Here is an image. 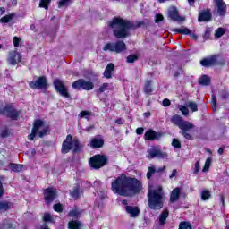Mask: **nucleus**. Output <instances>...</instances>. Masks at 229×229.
Segmentation results:
<instances>
[{"label":"nucleus","mask_w":229,"mask_h":229,"mask_svg":"<svg viewBox=\"0 0 229 229\" xmlns=\"http://www.w3.org/2000/svg\"><path fill=\"white\" fill-rule=\"evenodd\" d=\"M199 85H203L204 87L210 85V77H208V75H202L199 79Z\"/></svg>","instance_id":"obj_35"},{"label":"nucleus","mask_w":229,"mask_h":229,"mask_svg":"<svg viewBox=\"0 0 229 229\" xmlns=\"http://www.w3.org/2000/svg\"><path fill=\"white\" fill-rule=\"evenodd\" d=\"M212 165V158L208 157L205 162V165L203 167V172L208 171L210 169V165Z\"/></svg>","instance_id":"obj_47"},{"label":"nucleus","mask_w":229,"mask_h":229,"mask_svg":"<svg viewBox=\"0 0 229 229\" xmlns=\"http://www.w3.org/2000/svg\"><path fill=\"white\" fill-rule=\"evenodd\" d=\"M83 228V223L80 220H71L68 222V229H81Z\"/></svg>","instance_id":"obj_30"},{"label":"nucleus","mask_w":229,"mask_h":229,"mask_svg":"<svg viewBox=\"0 0 229 229\" xmlns=\"http://www.w3.org/2000/svg\"><path fill=\"white\" fill-rule=\"evenodd\" d=\"M168 17L170 18V21H173L174 22H183V21H185V17L180 16L178 9L174 6L168 10Z\"/></svg>","instance_id":"obj_17"},{"label":"nucleus","mask_w":229,"mask_h":229,"mask_svg":"<svg viewBox=\"0 0 229 229\" xmlns=\"http://www.w3.org/2000/svg\"><path fill=\"white\" fill-rule=\"evenodd\" d=\"M167 169V166L164 165L163 167H158L156 169V173H164Z\"/></svg>","instance_id":"obj_60"},{"label":"nucleus","mask_w":229,"mask_h":229,"mask_svg":"<svg viewBox=\"0 0 229 229\" xmlns=\"http://www.w3.org/2000/svg\"><path fill=\"white\" fill-rule=\"evenodd\" d=\"M225 33H226V29L223 28V27H219L216 31H215V37L216 38H221V37H223V35H225Z\"/></svg>","instance_id":"obj_40"},{"label":"nucleus","mask_w":229,"mask_h":229,"mask_svg":"<svg viewBox=\"0 0 229 229\" xmlns=\"http://www.w3.org/2000/svg\"><path fill=\"white\" fill-rule=\"evenodd\" d=\"M70 195L73 199H80L81 196V189L80 188V184H76L73 188L72 191H70Z\"/></svg>","instance_id":"obj_28"},{"label":"nucleus","mask_w":229,"mask_h":229,"mask_svg":"<svg viewBox=\"0 0 229 229\" xmlns=\"http://www.w3.org/2000/svg\"><path fill=\"white\" fill-rule=\"evenodd\" d=\"M90 146L93 149H99L105 146V140L103 138H91Z\"/></svg>","instance_id":"obj_22"},{"label":"nucleus","mask_w":229,"mask_h":229,"mask_svg":"<svg viewBox=\"0 0 229 229\" xmlns=\"http://www.w3.org/2000/svg\"><path fill=\"white\" fill-rule=\"evenodd\" d=\"M212 21V12L210 9L202 10L198 16V22H209Z\"/></svg>","instance_id":"obj_18"},{"label":"nucleus","mask_w":229,"mask_h":229,"mask_svg":"<svg viewBox=\"0 0 229 229\" xmlns=\"http://www.w3.org/2000/svg\"><path fill=\"white\" fill-rule=\"evenodd\" d=\"M164 21V15L161 13L156 14L155 22L156 24H158V22H162Z\"/></svg>","instance_id":"obj_56"},{"label":"nucleus","mask_w":229,"mask_h":229,"mask_svg":"<svg viewBox=\"0 0 229 229\" xmlns=\"http://www.w3.org/2000/svg\"><path fill=\"white\" fill-rule=\"evenodd\" d=\"M155 173H157V169L155 168V166H149L148 168V172H147V179L151 180V178H153V174H155Z\"/></svg>","instance_id":"obj_42"},{"label":"nucleus","mask_w":229,"mask_h":229,"mask_svg":"<svg viewBox=\"0 0 229 229\" xmlns=\"http://www.w3.org/2000/svg\"><path fill=\"white\" fill-rule=\"evenodd\" d=\"M212 31V29L209 27H207L205 30V32L203 34L204 40H208L210 38V32Z\"/></svg>","instance_id":"obj_49"},{"label":"nucleus","mask_w":229,"mask_h":229,"mask_svg":"<svg viewBox=\"0 0 229 229\" xmlns=\"http://www.w3.org/2000/svg\"><path fill=\"white\" fill-rule=\"evenodd\" d=\"M178 229H192V225L187 221H182L179 224Z\"/></svg>","instance_id":"obj_44"},{"label":"nucleus","mask_w":229,"mask_h":229,"mask_svg":"<svg viewBox=\"0 0 229 229\" xmlns=\"http://www.w3.org/2000/svg\"><path fill=\"white\" fill-rule=\"evenodd\" d=\"M53 85L55 92H57L59 96H62V98H65L66 99H72V96H71V93H69V89H67V86H65L64 81L55 79L53 81Z\"/></svg>","instance_id":"obj_11"},{"label":"nucleus","mask_w":229,"mask_h":229,"mask_svg":"<svg viewBox=\"0 0 229 229\" xmlns=\"http://www.w3.org/2000/svg\"><path fill=\"white\" fill-rule=\"evenodd\" d=\"M44 124H46L44 120L36 119L33 123L31 132L27 136L28 140H35L37 135L39 139H44L46 135H49L51 133L50 128L49 126L44 128ZM40 128L43 129L40 131Z\"/></svg>","instance_id":"obj_5"},{"label":"nucleus","mask_w":229,"mask_h":229,"mask_svg":"<svg viewBox=\"0 0 229 229\" xmlns=\"http://www.w3.org/2000/svg\"><path fill=\"white\" fill-rule=\"evenodd\" d=\"M149 157L150 158H168L169 155H167V152H163L162 150L157 148L156 147H153L151 150L149 151Z\"/></svg>","instance_id":"obj_19"},{"label":"nucleus","mask_w":229,"mask_h":229,"mask_svg":"<svg viewBox=\"0 0 229 229\" xmlns=\"http://www.w3.org/2000/svg\"><path fill=\"white\" fill-rule=\"evenodd\" d=\"M17 228V225L15 224H13L10 222L9 219H4L1 224H0V229H15Z\"/></svg>","instance_id":"obj_32"},{"label":"nucleus","mask_w":229,"mask_h":229,"mask_svg":"<svg viewBox=\"0 0 229 229\" xmlns=\"http://www.w3.org/2000/svg\"><path fill=\"white\" fill-rule=\"evenodd\" d=\"M53 209L55 212L61 214V212H64V205H62V203H56L53 206Z\"/></svg>","instance_id":"obj_45"},{"label":"nucleus","mask_w":229,"mask_h":229,"mask_svg":"<svg viewBox=\"0 0 229 229\" xmlns=\"http://www.w3.org/2000/svg\"><path fill=\"white\" fill-rule=\"evenodd\" d=\"M72 89L75 90H92L94 89V82L88 81L85 79H79L72 82Z\"/></svg>","instance_id":"obj_12"},{"label":"nucleus","mask_w":229,"mask_h":229,"mask_svg":"<svg viewBox=\"0 0 229 229\" xmlns=\"http://www.w3.org/2000/svg\"><path fill=\"white\" fill-rule=\"evenodd\" d=\"M71 0H60L58 2V8H64V6H68Z\"/></svg>","instance_id":"obj_52"},{"label":"nucleus","mask_w":229,"mask_h":229,"mask_svg":"<svg viewBox=\"0 0 229 229\" xmlns=\"http://www.w3.org/2000/svg\"><path fill=\"white\" fill-rule=\"evenodd\" d=\"M8 167L13 171V173H21L24 165L21 164L9 163Z\"/></svg>","instance_id":"obj_33"},{"label":"nucleus","mask_w":229,"mask_h":229,"mask_svg":"<svg viewBox=\"0 0 229 229\" xmlns=\"http://www.w3.org/2000/svg\"><path fill=\"white\" fill-rule=\"evenodd\" d=\"M49 4H51V0H40L39 8L49 10Z\"/></svg>","instance_id":"obj_41"},{"label":"nucleus","mask_w":229,"mask_h":229,"mask_svg":"<svg viewBox=\"0 0 229 229\" xmlns=\"http://www.w3.org/2000/svg\"><path fill=\"white\" fill-rule=\"evenodd\" d=\"M29 87L32 89V90L47 89V78H46V76H39L36 81H30Z\"/></svg>","instance_id":"obj_13"},{"label":"nucleus","mask_w":229,"mask_h":229,"mask_svg":"<svg viewBox=\"0 0 229 229\" xmlns=\"http://www.w3.org/2000/svg\"><path fill=\"white\" fill-rule=\"evenodd\" d=\"M0 137L1 139H6V137H10V131H8V129L2 130Z\"/></svg>","instance_id":"obj_53"},{"label":"nucleus","mask_w":229,"mask_h":229,"mask_svg":"<svg viewBox=\"0 0 229 229\" xmlns=\"http://www.w3.org/2000/svg\"><path fill=\"white\" fill-rule=\"evenodd\" d=\"M7 62L10 65H17L22 62V54L17 52L16 50H11L7 58Z\"/></svg>","instance_id":"obj_16"},{"label":"nucleus","mask_w":229,"mask_h":229,"mask_svg":"<svg viewBox=\"0 0 229 229\" xmlns=\"http://www.w3.org/2000/svg\"><path fill=\"white\" fill-rule=\"evenodd\" d=\"M21 114H22V111L17 110L15 106L12 103L6 104L4 107H0V115L7 117V119H11L12 121H19Z\"/></svg>","instance_id":"obj_9"},{"label":"nucleus","mask_w":229,"mask_h":229,"mask_svg":"<svg viewBox=\"0 0 229 229\" xmlns=\"http://www.w3.org/2000/svg\"><path fill=\"white\" fill-rule=\"evenodd\" d=\"M170 122L174 126H177L181 129L180 133L186 140H194V136H192L189 131L194 128V124L189 121H184L180 114H174L171 117Z\"/></svg>","instance_id":"obj_3"},{"label":"nucleus","mask_w":229,"mask_h":229,"mask_svg":"<svg viewBox=\"0 0 229 229\" xmlns=\"http://www.w3.org/2000/svg\"><path fill=\"white\" fill-rule=\"evenodd\" d=\"M186 106L191 110V112H198V104L193 101L186 102Z\"/></svg>","instance_id":"obj_39"},{"label":"nucleus","mask_w":229,"mask_h":229,"mask_svg":"<svg viewBox=\"0 0 229 229\" xmlns=\"http://www.w3.org/2000/svg\"><path fill=\"white\" fill-rule=\"evenodd\" d=\"M217 7V13L220 17L226 15V4L223 0H215Z\"/></svg>","instance_id":"obj_21"},{"label":"nucleus","mask_w":229,"mask_h":229,"mask_svg":"<svg viewBox=\"0 0 229 229\" xmlns=\"http://www.w3.org/2000/svg\"><path fill=\"white\" fill-rule=\"evenodd\" d=\"M72 149V153H81L83 149V145L78 139H72V135L68 134L63 141L61 152L63 155H67Z\"/></svg>","instance_id":"obj_6"},{"label":"nucleus","mask_w":229,"mask_h":229,"mask_svg":"<svg viewBox=\"0 0 229 229\" xmlns=\"http://www.w3.org/2000/svg\"><path fill=\"white\" fill-rule=\"evenodd\" d=\"M211 106L213 112H216V110H217V98L215 97V95L212 96Z\"/></svg>","instance_id":"obj_48"},{"label":"nucleus","mask_w":229,"mask_h":229,"mask_svg":"<svg viewBox=\"0 0 229 229\" xmlns=\"http://www.w3.org/2000/svg\"><path fill=\"white\" fill-rule=\"evenodd\" d=\"M176 173H178V171H176L175 169L172 171V174H170L169 178H174V176H176Z\"/></svg>","instance_id":"obj_64"},{"label":"nucleus","mask_w":229,"mask_h":229,"mask_svg":"<svg viewBox=\"0 0 229 229\" xmlns=\"http://www.w3.org/2000/svg\"><path fill=\"white\" fill-rule=\"evenodd\" d=\"M163 106L167 107L171 106V100L169 98H165L162 103Z\"/></svg>","instance_id":"obj_58"},{"label":"nucleus","mask_w":229,"mask_h":229,"mask_svg":"<svg viewBox=\"0 0 229 229\" xmlns=\"http://www.w3.org/2000/svg\"><path fill=\"white\" fill-rule=\"evenodd\" d=\"M222 99H228L229 98V93L228 92H225L221 95Z\"/></svg>","instance_id":"obj_62"},{"label":"nucleus","mask_w":229,"mask_h":229,"mask_svg":"<svg viewBox=\"0 0 229 229\" xmlns=\"http://www.w3.org/2000/svg\"><path fill=\"white\" fill-rule=\"evenodd\" d=\"M187 106H182L180 107V111L182 112V115H189V108Z\"/></svg>","instance_id":"obj_55"},{"label":"nucleus","mask_w":229,"mask_h":229,"mask_svg":"<svg viewBox=\"0 0 229 229\" xmlns=\"http://www.w3.org/2000/svg\"><path fill=\"white\" fill-rule=\"evenodd\" d=\"M180 192H182V189L180 187H176L174 189L170 195V201L174 203V201H178L180 199Z\"/></svg>","instance_id":"obj_27"},{"label":"nucleus","mask_w":229,"mask_h":229,"mask_svg":"<svg viewBox=\"0 0 229 229\" xmlns=\"http://www.w3.org/2000/svg\"><path fill=\"white\" fill-rule=\"evenodd\" d=\"M13 207V203L7 200H0V214L8 212Z\"/></svg>","instance_id":"obj_25"},{"label":"nucleus","mask_w":229,"mask_h":229,"mask_svg":"<svg viewBox=\"0 0 229 229\" xmlns=\"http://www.w3.org/2000/svg\"><path fill=\"white\" fill-rule=\"evenodd\" d=\"M173 31L174 33H179L180 35H190L191 38H193V40H198V36L196 34H191L189 28L185 26H182L181 29H174Z\"/></svg>","instance_id":"obj_20"},{"label":"nucleus","mask_w":229,"mask_h":229,"mask_svg":"<svg viewBox=\"0 0 229 229\" xmlns=\"http://www.w3.org/2000/svg\"><path fill=\"white\" fill-rule=\"evenodd\" d=\"M111 191L114 194H118L124 198H133V196H137L142 191V182L135 177L122 174L112 181Z\"/></svg>","instance_id":"obj_1"},{"label":"nucleus","mask_w":229,"mask_h":229,"mask_svg":"<svg viewBox=\"0 0 229 229\" xmlns=\"http://www.w3.org/2000/svg\"><path fill=\"white\" fill-rule=\"evenodd\" d=\"M172 146L175 149H180L182 148V142H180V140L174 138L172 140Z\"/></svg>","instance_id":"obj_46"},{"label":"nucleus","mask_w":229,"mask_h":229,"mask_svg":"<svg viewBox=\"0 0 229 229\" xmlns=\"http://www.w3.org/2000/svg\"><path fill=\"white\" fill-rule=\"evenodd\" d=\"M114 64L113 63H109L105 71H104V77L106 78V80H110L112 78V72H114Z\"/></svg>","instance_id":"obj_29"},{"label":"nucleus","mask_w":229,"mask_h":229,"mask_svg":"<svg viewBox=\"0 0 229 229\" xmlns=\"http://www.w3.org/2000/svg\"><path fill=\"white\" fill-rule=\"evenodd\" d=\"M211 197H212V194L210 193V191L205 189L201 191L202 201H207V200L210 199Z\"/></svg>","instance_id":"obj_37"},{"label":"nucleus","mask_w":229,"mask_h":229,"mask_svg":"<svg viewBox=\"0 0 229 229\" xmlns=\"http://www.w3.org/2000/svg\"><path fill=\"white\" fill-rule=\"evenodd\" d=\"M198 173H199V161L195 162L193 168V174H198Z\"/></svg>","instance_id":"obj_57"},{"label":"nucleus","mask_w":229,"mask_h":229,"mask_svg":"<svg viewBox=\"0 0 229 229\" xmlns=\"http://www.w3.org/2000/svg\"><path fill=\"white\" fill-rule=\"evenodd\" d=\"M136 133H137V135H142V133H144V128L143 127L137 128Z\"/></svg>","instance_id":"obj_59"},{"label":"nucleus","mask_w":229,"mask_h":229,"mask_svg":"<svg viewBox=\"0 0 229 229\" xmlns=\"http://www.w3.org/2000/svg\"><path fill=\"white\" fill-rule=\"evenodd\" d=\"M82 214H83V210H81L78 208H74L68 212V217H73V219L78 221V219L81 217Z\"/></svg>","instance_id":"obj_26"},{"label":"nucleus","mask_w":229,"mask_h":229,"mask_svg":"<svg viewBox=\"0 0 229 229\" xmlns=\"http://www.w3.org/2000/svg\"><path fill=\"white\" fill-rule=\"evenodd\" d=\"M79 115L81 119H87V121H89V117L92 115V112L84 110V111H81Z\"/></svg>","instance_id":"obj_43"},{"label":"nucleus","mask_w":229,"mask_h":229,"mask_svg":"<svg viewBox=\"0 0 229 229\" xmlns=\"http://www.w3.org/2000/svg\"><path fill=\"white\" fill-rule=\"evenodd\" d=\"M89 165L93 171H99L108 165V156L105 154H96L89 160Z\"/></svg>","instance_id":"obj_8"},{"label":"nucleus","mask_w":229,"mask_h":229,"mask_svg":"<svg viewBox=\"0 0 229 229\" xmlns=\"http://www.w3.org/2000/svg\"><path fill=\"white\" fill-rule=\"evenodd\" d=\"M153 84V81H147L144 85V92L145 94H151L153 92V88L151 85Z\"/></svg>","instance_id":"obj_36"},{"label":"nucleus","mask_w":229,"mask_h":229,"mask_svg":"<svg viewBox=\"0 0 229 229\" xmlns=\"http://www.w3.org/2000/svg\"><path fill=\"white\" fill-rule=\"evenodd\" d=\"M125 211L130 214L131 217H138L140 214V209L137 206H125Z\"/></svg>","instance_id":"obj_23"},{"label":"nucleus","mask_w":229,"mask_h":229,"mask_svg":"<svg viewBox=\"0 0 229 229\" xmlns=\"http://www.w3.org/2000/svg\"><path fill=\"white\" fill-rule=\"evenodd\" d=\"M21 38H19L17 36H14L13 38V44L14 47H19V46H21Z\"/></svg>","instance_id":"obj_51"},{"label":"nucleus","mask_w":229,"mask_h":229,"mask_svg":"<svg viewBox=\"0 0 229 229\" xmlns=\"http://www.w3.org/2000/svg\"><path fill=\"white\" fill-rule=\"evenodd\" d=\"M44 223L41 225L39 229H49V225L47 223H55L53 216L49 213H45L43 216Z\"/></svg>","instance_id":"obj_24"},{"label":"nucleus","mask_w":229,"mask_h":229,"mask_svg":"<svg viewBox=\"0 0 229 229\" xmlns=\"http://www.w3.org/2000/svg\"><path fill=\"white\" fill-rule=\"evenodd\" d=\"M43 196L46 205L49 207V205H51V203H53V201L58 198V192L56 190H55V188L48 187L43 191Z\"/></svg>","instance_id":"obj_14"},{"label":"nucleus","mask_w":229,"mask_h":229,"mask_svg":"<svg viewBox=\"0 0 229 229\" xmlns=\"http://www.w3.org/2000/svg\"><path fill=\"white\" fill-rule=\"evenodd\" d=\"M3 180H4V177L3 175H0V199L4 196V188L3 187Z\"/></svg>","instance_id":"obj_50"},{"label":"nucleus","mask_w":229,"mask_h":229,"mask_svg":"<svg viewBox=\"0 0 229 229\" xmlns=\"http://www.w3.org/2000/svg\"><path fill=\"white\" fill-rule=\"evenodd\" d=\"M139 60V55L137 54L129 55L126 58L127 64H135Z\"/></svg>","instance_id":"obj_38"},{"label":"nucleus","mask_w":229,"mask_h":229,"mask_svg":"<svg viewBox=\"0 0 229 229\" xmlns=\"http://www.w3.org/2000/svg\"><path fill=\"white\" fill-rule=\"evenodd\" d=\"M143 24V21H139L135 24L130 20L123 19L120 16H114L107 23V28L113 30V35L115 38H128L131 30H137V28H140Z\"/></svg>","instance_id":"obj_2"},{"label":"nucleus","mask_w":229,"mask_h":229,"mask_svg":"<svg viewBox=\"0 0 229 229\" xmlns=\"http://www.w3.org/2000/svg\"><path fill=\"white\" fill-rule=\"evenodd\" d=\"M126 49H128L126 43H124L123 40H117L116 42H107L103 47V51H110V53H116V55L124 53Z\"/></svg>","instance_id":"obj_10"},{"label":"nucleus","mask_w":229,"mask_h":229,"mask_svg":"<svg viewBox=\"0 0 229 229\" xmlns=\"http://www.w3.org/2000/svg\"><path fill=\"white\" fill-rule=\"evenodd\" d=\"M148 201L150 210H162L164 208V191L162 187L149 190L148 193Z\"/></svg>","instance_id":"obj_4"},{"label":"nucleus","mask_w":229,"mask_h":229,"mask_svg":"<svg viewBox=\"0 0 229 229\" xmlns=\"http://www.w3.org/2000/svg\"><path fill=\"white\" fill-rule=\"evenodd\" d=\"M225 64V57L221 54L211 55L200 60L202 67H223Z\"/></svg>","instance_id":"obj_7"},{"label":"nucleus","mask_w":229,"mask_h":229,"mask_svg":"<svg viewBox=\"0 0 229 229\" xmlns=\"http://www.w3.org/2000/svg\"><path fill=\"white\" fill-rule=\"evenodd\" d=\"M162 137H164V132L162 131L157 132L153 129L148 130L144 134V140H149L150 142H153L154 140H160Z\"/></svg>","instance_id":"obj_15"},{"label":"nucleus","mask_w":229,"mask_h":229,"mask_svg":"<svg viewBox=\"0 0 229 229\" xmlns=\"http://www.w3.org/2000/svg\"><path fill=\"white\" fill-rule=\"evenodd\" d=\"M107 89H108V83L105 82V83H103V84L99 87L98 92H99L100 94H103V92H105V91L107 90Z\"/></svg>","instance_id":"obj_54"},{"label":"nucleus","mask_w":229,"mask_h":229,"mask_svg":"<svg viewBox=\"0 0 229 229\" xmlns=\"http://www.w3.org/2000/svg\"><path fill=\"white\" fill-rule=\"evenodd\" d=\"M225 149H226V147L225 146H222L218 148V155H223V153H225Z\"/></svg>","instance_id":"obj_61"},{"label":"nucleus","mask_w":229,"mask_h":229,"mask_svg":"<svg viewBox=\"0 0 229 229\" xmlns=\"http://www.w3.org/2000/svg\"><path fill=\"white\" fill-rule=\"evenodd\" d=\"M15 17V13H12L11 14L5 15L0 19L1 24H8V22H12V20Z\"/></svg>","instance_id":"obj_34"},{"label":"nucleus","mask_w":229,"mask_h":229,"mask_svg":"<svg viewBox=\"0 0 229 229\" xmlns=\"http://www.w3.org/2000/svg\"><path fill=\"white\" fill-rule=\"evenodd\" d=\"M167 217H169V209H164L159 215V225L161 226L167 223Z\"/></svg>","instance_id":"obj_31"},{"label":"nucleus","mask_w":229,"mask_h":229,"mask_svg":"<svg viewBox=\"0 0 229 229\" xmlns=\"http://www.w3.org/2000/svg\"><path fill=\"white\" fill-rule=\"evenodd\" d=\"M115 123L119 124V125H122L123 123V118H117L115 120Z\"/></svg>","instance_id":"obj_63"}]
</instances>
